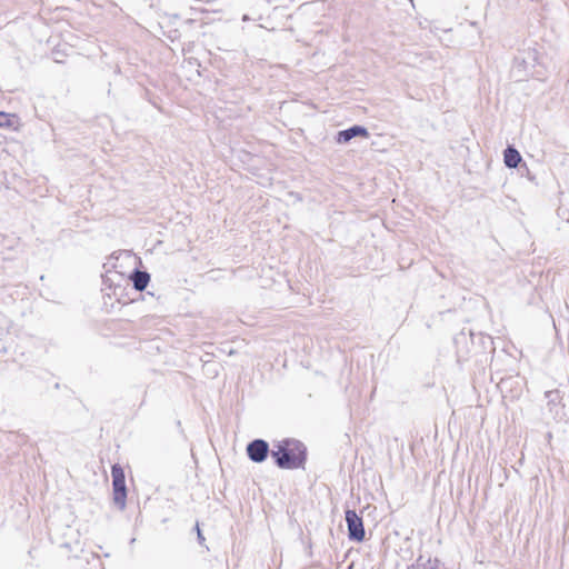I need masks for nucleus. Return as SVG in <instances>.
<instances>
[{
  "label": "nucleus",
  "instance_id": "13",
  "mask_svg": "<svg viewBox=\"0 0 569 569\" xmlns=\"http://www.w3.org/2000/svg\"><path fill=\"white\" fill-rule=\"evenodd\" d=\"M522 52H535V50L527 49V50H523Z\"/></svg>",
  "mask_w": 569,
  "mask_h": 569
},
{
  "label": "nucleus",
  "instance_id": "11",
  "mask_svg": "<svg viewBox=\"0 0 569 569\" xmlns=\"http://www.w3.org/2000/svg\"><path fill=\"white\" fill-rule=\"evenodd\" d=\"M546 397L549 399V403L550 402H553L558 399L559 397V392L557 390L555 391H547L546 392Z\"/></svg>",
  "mask_w": 569,
  "mask_h": 569
},
{
  "label": "nucleus",
  "instance_id": "8",
  "mask_svg": "<svg viewBox=\"0 0 569 569\" xmlns=\"http://www.w3.org/2000/svg\"><path fill=\"white\" fill-rule=\"evenodd\" d=\"M408 569H440L439 560L425 558L423 556H419L415 563L408 567Z\"/></svg>",
  "mask_w": 569,
  "mask_h": 569
},
{
  "label": "nucleus",
  "instance_id": "1",
  "mask_svg": "<svg viewBox=\"0 0 569 569\" xmlns=\"http://www.w3.org/2000/svg\"><path fill=\"white\" fill-rule=\"evenodd\" d=\"M271 458L279 469L296 470L305 469L308 450L306 445L295 438H284L273 445Z\"/></svg>",
  "mask_w": 569,
  "mask_h": 569
},
{
  "label": "nucleus",
  "instance_id": "10",
  "mask_svg": "<svg viewBox=\"0 0 569 569\" xmlns=\"http://www.w3.org/2000/svg\"><path fill=\"white\" fill-rule=\"evenodd\" d=\"M519 172L521 176H526L529 180L533 181L535 180V176L531 174L528 166L526 163H522L520 167H519Z\"/></svg>",
  "mask_w": 569,
  "mask_h": 569
},
{
  "label": "nucleus",
  "instance_id": "3",
  "mask_svg": "<svg viewBox=\"0 0 569 569\" xmlns=\"http://www.w3.org/2000/svg\"><path fill=\"white\" fill-rule=\"evenodd\" d=\"M345 519L347 522L349 540L356 541V542H362L366 537V530H365L362 517H360L356 512V510L347 509L345 512Z\"/></svg>",
  "mask_w": 569,
  "mask_h": 569
},
{
  "label": "nucleus",
  "instance_id": "12",
  "mask_svg": "<svg viewBox=\"0 0 569 569\" xmlns=\"http://www.w3.org/2000/svg\"><path fill=\"white\" fill-rule=\"evenodd\" d=\"M196 530H197L198 541H199V543H202L204 541V537L202 535L201 529L199 528V523L198 522L196 523Z\"/></svg>",
  "mask_w": 569,
  "mask_h": 569
},
{
  "label": "nucleus",
  "instance_id": "6",
  "mask_svg": "<svg viewBox=\"0 0 569 569\" xmlns=\"http://www.w3.org/2000/svg\"><path fill=\"white\" fill-rule=\"evenodd\" d=\"M130 281L133 284V288L137 291H143L149 282H150V273L146 270H140L136 268L129 276Z\"/></svg>",
  "mask_w": 569,
  "mask_h": 569
},
{
  "label": "nucleus",
  "instance_id": "9",
  "mask_svg": "<svg viewBox=\"0 0 569 569\" xmlns=\"http://www.w3.org/2000/svg\"><path fill=\"white\" fill-rule=\"evenodd\" d=\"M16 118V114L0 111V128H11Z\"/></svg>",
  "mask_w": 569,
  "mask_h": 569
},
{
  "label": "nucleus",
  "instance_id": "5",
  "mask_svg": "<svg viewBox=\"0 0 569 569\" xmlns=\"http://www.w3.org/2000/svg\"><path fill=\"white\" fill-rule=\"evenodd\" d=\"M356 137H362L368 138L369 131L366 127L360 124H353L352 127H349L348 129L338 131L336 136V142L337 143H348Z\"/></svg>",
  "mask_w": 569,
  "mask_h": 569
},
{
  "label": "nucleus",
  "instance_id": "2",
  "mask_svg": "<svg viewBox=\"0 0 569 569\" xmlns=\"http://www.w3.org/2000/svg\"><path fill=\"white\" fill-rule=\"evenodd\" d=\"M111 477L113 503L119 510H123L127 501V486L124 470L119 463L111 467Z\"/></svg>",
  "mask_w": 569,
  "mask_h": 569
},
{
  "label": "nucleus",
  "instance_id": "7",
  "mask_svg": "<svg viewBox=\"0 0 569 569\" xmlns=\"http://www.w3.org/2000/svg\"><path fill=\"white\" fill-rule=\"evenodd\" d=\"M503 161L506 167L510 169L519 168L521 166L522 157L513 146H508L503 150Z\"/></svg>",
  "mask_w": 569,
  "mask_h": 569
},
{
  "label": "nucleus",
  "instance_id": "4",
  "mask_svg": "<svg viewBox=\"0 0 569 569\" xmlns=\"http://www.w3.org/2000/svg\"><path fill=\"white\" fill-rule=\"evenodd\" d=\"M248 458L256 463H262L268 456H271L269 443L263 439H254L247 445Z\"/></svg>",
  "mask_w": 569,
  "mask_h": 569
}]
</instances>
